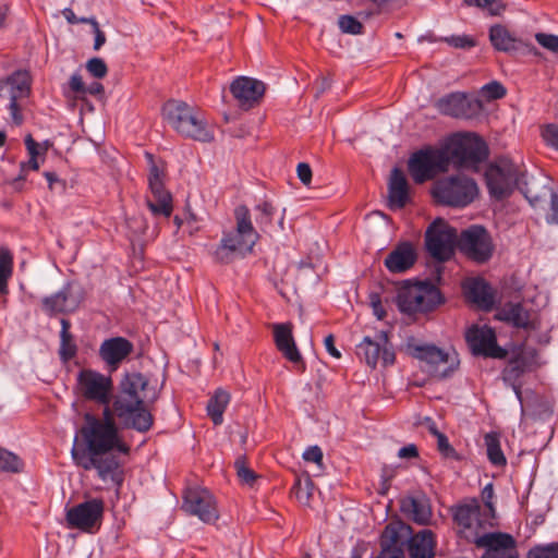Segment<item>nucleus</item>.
Segmentation results:
<instances>
[{"label": "nucleus", "instance_id": "4", "mask_svg": "<svg viewBox=\"0 0 558 558\" xmlns=\"http://www.w3.org/2000/svg\"><path fill=\"white\" fill-rule=\"evenodd\" d=\"M167 122L182 136L209 143L214 133L206 121L193 107L182 100L170 99L162 106Z\"/></svg>", "mask_w": 558, "mask_h": 558}, {"label": "nucleus", "instance_id": "20", "mask_svg": "<svg viewBox=\"0 0 558 558\" xmlns=\"http://www.w3.org/2000/svg\"><path fill=\"white\" fill-rule=\"evenodd\" d=\"M475 543L478 547L485 548L481 558H519L517 542L508 533H485Z\"/></svg>", "mask_w": 558, "mask_h": 558}, {"label": "nucleus", "instance_id": "44", "mask_svg": "<svg viewBox=\"0 0 558 558\" xmlns=\"http://www.w3.org/2000/svg\"><path fill=\"white\" fill-rule=\"evenodd\" d=\"M340 29L345 34L360 35L363 33L362 23L352 15H341L338 20Z\"/></svg>", "mask_w": 558, "mask_h": 558}, {"label": "nucleus", "instance_id": "57", "mask_svg": "<svg viewBox=\"0 0 558 558\" xmlns=\"http://www.w3.org/2000/svg\"><path fill=\"white\" fill-rule=\"evenodd\" d=\"M303 459L308 462L320 464L323 461V451L318 446L308 447L303 453Z\"/></svg>", "mask_w": 558, "mask_h": 558}, {"label": "nucleus", "instance_id": "16", "mask_svg": "<svg viewBox=\"0 0 558 558\" xmlns=\"http://www.w3.org/2000/svg\"><path fill=\"white\" fill-rule=\"evenodd\" d=\"M77 386L81 395L99 404H109L111 401L112 379L93 369H82L77 375Z\"/></svg>", "mask_w": 558, "mask_h": 558}, {"label": "nucleus", "instance_id": "17", "mask_svg": "<svg viewBox=\"0 0 558 558\" xmlns=\"http://www.w3.org/2000/svg\"><path fill=\"white\" fill-rule=\"evenodd\" d=\"M84 300L83 288L75 282H66L54 294L41 301L43 311L49 316L75 312Z\"/></svg>", "mask_w": 558, "mask_h": 558}, {"label": "nucleus", "instance_id": "60", "mask_svg": "<svg viewBox=\"0 0 558 558\" xmlns=\"http://www.w3.org/2000/svg\"><path fill=\"white\" fill-rule=\"evenodd\" d=\"M25 146L29 157L37 158L40 154V144L37 143L31 134L25 137Z\"/></svg>", "mask_w": 558, "mask_h": 558}, {"label": "nucleus", "instance_id": "14", "mask_svg": "<svg viewBox=\"0 0 558 558\" xmlns=\"http://www.w3.org/2000/svg\"><path fill=\"white\" fill-rule=\"evenodd\" d=\"M356 354L372 368L376 367L378 361H381L384 366L392 365L396 361L395 350L385 330L376 332L374 338L364 337L356 345Z\"/></svg>", "mask_w": 558, "mask_h": 558}, {"label": "nucleus", "instance_id": "33", "mask_svg": "<svg viewBox=\"0 0 558 558\" xmlns=\"http://www.w3.org/2000/svg\"><path fill=\"white\" fill-rule=\"evenodd\" d=\"M230 401V395L218 389L207 403V414L215 425H220L223 422V412Z\"/></svg>", "mask_w": 558, "mask_h": 558}, {"label": "nucleus", "instance_id": "8", "mask_svg": "<svg viewBox=\"0 0 558 558\" xmlns=\"http://www.w3.org/2000/svg\"><path fill=\"white\" fill-rule=\"evenodd\" d=\"M477 194L476 182L462 174L441 178L432 187V195L436 203L454 208L466 207Z\"/></svg>", "mask_w": 558, "mask_h": 558}, {"label": "nucleus", "instance_id": "10", "mask_svg": "<svg viewBox=\"0 0 558 558\" xmlns=\"http://www.w3.org/2000/svg\"><path fill=\"white\" fill-rule=\"evenodd\" d=\"M458 248L470 260L485 264L492 258L495 245L485 227L473 225L458 235Z\"/></svg>", "mask_w": 558, "mask_h": 558}, {"label": "nucleus", "instance_id": "29", "mask_svg": "<svg viewBox=\"0 0 558 558\" xmlns=\"http://www.w3.org/2000/svg\"><path fill=\"white\" fill-rule=\"evenodd\" d=\"M496 319L507 323L518 329H533L530 312L524 308L521 303H507L500 307L496 315Z\"/></svg>", "mask_w": 558, "mask_h": 558}, {"label": "nucleus", "instance_id": "34", "mask_svg": "<svg viewBox=\"0 0 558 558\" xmlns=\"http://www.w3.org/2000/svg\"><path fill=\"white\" fill-rule=\"evenodd\" d=\"M484 440L489 462L497 468L505 466L507 459L501 450L499 435L497 433H488L485 435Z\"/></svg>", "mask_w": 558, "mask_h": 558}, {"label": "nucleus", "instance_id": "25", "mask_svg": "<svg viewBox=\"0 0 558 558\" xmlns=\"http://www.w3.org/2000/svg\"><path fill=\"white\" fill-rule=\"evenodd\" d=\"M438 111L453 118H470L481 109L480 100H469L462 93H451L439 98L436 102Z\"/></svg>", "mask_w": 558, "mask_h": 558}, {"label": "nucleus", "instance_id": "35", "mask_svg": "<svg viewBox=\"0 0 558 558\" xmlns=\"http://www.w3.org/2000/svg\"><path fill=\"white\" fill-rule=\"evenodd\" d=\"M527 361L521 354L513 356L502 372L504 380L507 383H517L526 372Z\"/></svg>", "mask_w": 558, "mask_h": 558}, {"label": "nucleus", "instance_id": "43", "mask_svg": "<svg viewBox=\"0 0 558 558\" xmlns=\"http://www.w3.org/2000/svg\"><path fill=\"white\" fill-rule=\"evenodd\" d=\"M526 558H558V543L536 545L529 550Z\"/></svg>", "mask_w": 558, "mask_h": 558}, {"label": "nucleus", "instance_id": "15", "mask_svg": "<svg viewBox=\"0 0 558 558\" xmlns=\"http://www.w3.org/2000/svg\"><path fill=\"white\" fill-rule=\"evenodd\" d=\"M465 341L475 356L505 359L508 355L507 350L498 345L495 330L486 325L471 326L465 332Z\"/></svg>", "mask_w": 558, "mask_h": 558}, {"label": "nucleus", "instance_id": "41", "mask_svg": "<svg viewBox=\"0 0 558 558\" xmlns=\"http://www.w3.org/2000/svg\"><path fill=\"white\" fill-rule=\"evenodd\" d=\"M463 2L468 7L487 10L490 15H500L506 9L502 0H463Z\"/></svg>", "mask_w": 558, "mask_h": 558}, {"label": "nucleus", "instance_id": "3", "mask_svg": "<svg viewBox=\"0 0 558 558\" xmlns=\"http://www.w3.org/2000/svg\"><path fill=\"white\" fill-rule=\"evenodd\" d=\"M485 180L489 195L497 201L509 197L518 189L525 198L532 202L526 187L525 174L507 157H501L488 166Z\"/></svg>", "mask_w": 558, "mask_h": 558}, {"label": "nucleus", "instance_id": "50", "mask_svg": "<svg viewBox=\"0 0 558 558\" xmlns=\"http://www.w3.org/2000/svg\"><path fill=\"white\" fill-rule=\"evenodd\" d=\"M86 70L95 78H104L108 73V66L106 62L98 57L92 58L87 61Z\"/></svg>", "mask_w": 558, "mask_h": 558}, {"label": "nucleus", "instance_id": "19", "mask_svg": "<svg viewBox=\"0 0 558 558\" xmlns=\"http://www.w3.org/2000/svg\"><path fill=\"white\" fill-rule=\"evenodd\" d=\"M105 505L101 499L94 498L78 504L66 511V522L70 527L90 531L99 524Z\"/></svg>", "mask_w": 558, "mask_h": 558}, {"label": "nucleus", "instance_id": "18", "mask_svg": "<svg viewBox=\"0 0 558 558\" xmlns=\"http://www.w3.org/2000/svg\"><path fill=\"white\" fill-rule=\"evenodd\" d=\"M73 461L85 471L95 469L100 480L104 482L110 481L118 487H120L124 481L120 461L111 452L95 457L81 454L80 459Z\"/></svg>", "mask_w": 558, "mask_h": 558}, {"label": "nucleus", "instance_id": "58", "mask_svg": "<svg viewBox=\"0 0 558 558\" xmlns=\"http://www.w3.org/2000/svg\"><path fill=\"white\" fill-rule=\"evenodd\" d=\"M70 88L80 95L86 94V86L82 80V76L77 73L73 74L70 78Z\"/></svg>", "mask_w": 558, "mask_h": 558}, {"label": "nucleus", "instance_id": "47", "mask_svg": "<svg viewBox=\"0 0 558 558\" xmlns=\"http://www.w3.org/2000/svg\"><path fill=\"white\" fill-rule=\"evenodd\" d=\"M442 41L457 49H470L475 47L476 41L468 35H452L441 38Z\"/></svg>", "mask_w": 558, "mask_h": 558}, {"label": "nucleus", "instance_id": "40", "mask_svg": "<svg viewBox=\"0 0 558 558\" xmlns=\"http://www.w3.org/2000/svg\"><path fill=\"white\" fill-rule=\"evenodd\" d=\"M7 84L11 87L10 92L16 93L19 98L28 97L31 93L29 82L25 74L15 73L8 78Z\"/></svg>", "mask_w": 558, "mask_h": 558}, {"label": "nucleus", "instance_id": "28", "mask_svg": "<svg viewBox=\"0 0 558 558\" xmlns=\"http://www.w3.org/2000/svg\"><path fill=\"white\" fill-rule=\"evenodd\" d=\"M409 202V183L403 171L397 167L391 170L388 183V207L401 209Z\"/></svg>", "mask_w": 558, "mask_h": 558}, {"label": "nucleus", "instance_id": "5", "mask_svg": "<svg viewBox=\"0 0 558 558\" xmlns=\"http://www.w3.org/2000/svg\"><path fill=\"white\" fill-rule=\"evenodd\" d=\"M447 157V166L476 167L488 158L486 142L475 133H456L441 147Z\"/></svg>", "mask_w": 558, "mask_h": 558}, {"label": "nucleus", "instance_id": "62", "mask_svg": "<svg viewBox=\"0 0 558 558\" xmlns=\"http://www.w3.org/2000/svg\"><path fill=\"white\" fill-rule=\"evenodd\" d=\"M398 457L401 459L416 458L418 457L417 447L414 444L404 446L398 451Z\"/></svg>", "mask_w": 558, "mask_h": 558}, {"label": "nucleus", "instance_id": "11", "mask_svg": "<svg viewBox=\"0 0 558 558\" xmlns=\"http://www.w3.org/2000/svg\"><path fill=\"white\" fill-rule=\"evenodd\" d=\"M425 246L430 256L437 262L451 258L454 247H458L457 230L445 220L436 219L425 232Z\"/></svg>", "mask_w": 558, "mask_h": 558}, {"label": "nucleus", "instance_id": "46", "mask_svg": "<svg viewBox=\"0 0 558 558\" xmlns=\"http://www.w3.org/2000/svg\"><path fill=\"white\" fill-rule=\"evenodd\" d=\"M481 93L482 96L485 97L487 100H496L505 97L507 94V89L501 83L497 81H492L481 88Z\"/></svg>", "mask_w": 558, "mask_h": 558}, {"label": "nucleus", "instance_id": "36", "mask_svg": "<svg viewBox=\"0 0 558 558\" xmlns=\"http://www.w3.org/2000/svg\"><path fill=\"white\" fill-rule=\"evenodd\" d=\"M154 199H147L146 204L153 215H161L165 217H170L172 214V196L170 193H161L159 195L153 196Z\"/></svg>", "mask_w": 558, "mask_h": 558}, {"label": "nucleus", "instance_id": "54", "mask_svg": "<svg viewBox=\"0 0 558 558\" xmlns=\"http://www.w3.org/2000/svg\"><path fill=\"white\" fill-rule=\"evenodd\" d=\"M25 167H28V168H31L33 170H38L39 163L37 161V158L29 157V160L27 162H22L21 163V173L12 182V185L16 190L21 189V185H22L23 181L25 180V174L23 173Z\"/></svg>", "mask_w": 558, "mask_h": 558}, {"label": "nucleus", "instance_id": "56", "mask_svg": "<svg viewBox=\"0 0 558 558\" xmlns=\"http://www.w3.org/2000/svg\"><path fill=\"white\" fill-rule=\"evenodd\" d=\"M296 173L300 181L308 186L312 182V169L308 163L300 162L296 167Z\"/></svg>", "mask_w": 558, "mask_h": 558}, {"label": "nucleus", "instance_id": "23", "mask_svg": "<svg viewBox=\"0 0 558 558\" xmlns=\"http://www.w3.org/2000/svg\"><path fill=\"white\" fill-rule=\"evenodd\" d=\"M405 531H400L405 536V550L408 549L410 558H434L436 539L433 531L424 529L414 535H411V527L403 523Z\"/></svg>", "mask_w": 558, "mask_h": 558}, {"label": "nucleus", "instance_id": "61", "mask_svg": "<svg viewBox=\"0 0 558 558\" xmlns=\"http://www.w3.org/2000/svg\"><path fill=\"white\" fill-rule=\"evenodd\" d=\"M493 498H494V487H493V484L489 483L482 490V499H483L485 506L490 511H494Z\"/></svg>", "mask_w": 558, "mask_h": 558}, {"label": "nucleus", "instance_id": "30", "mask_svg": "<svg viewBox=\"0 0 558 558\" xmlns=\"http://www.w3.org/2000/svg\"><path fill=\"white\" fill-rule=\"evenodd\" d=\"M402 513L410 517L414 522L426 525L432 519V509L428 499L422 495L418 497H405L401 500Z\"/></svg>", "mask_w": 558, "mask_h": 558}, {"label": "nucleus", "instance_id": "27", "mask_svg": "<svg viewBox=\"0 0 558 558\" xmlns=\"http://www.w3.org/2000/svg\"><path fill=\"white\" fill-rule=\"evenodd\" d=\"M416 259L417 253L414 245L403 241L386 256L384 265L392 274H403L414 266Z\"/></svg>", "mask_w": 558, "mask_h": 558}, {"label": "nucleus", "instance_id": "2", "mask_svg": "<svg viewBox=\"0 0 558 558\" xmlns=\"http://www.w3.org/2000/svg\"><path fill=\"white\" fill-rule=\"evenodd\" d=\"M84 421L85 424L78 432L82 444H78V435L74 438V445L71 450L73 460L80 459L81 454L95 457L112 451L129 454L130 447L122 440L119 430H114L109 426H102L99 423V418L92 413H85Z\"/></svg>", "mask_w": 558, "mask_h": 558}, {"label": "nucleus", "instance_id": "51", "mask_svg": "<svg viewBox=\"0 0 558 558\" xmlns=\"http://www.w3.org/2000/svg\"><path fill=\"white\" fill-rule=\"evenodd\" d=\"M535 39L543 48L558 53V35L537 33L535 34Z\"/></svg>", "mask_w": 558, "mask_h": 558}, {"label": "nucleus", "instance_id": "38", "mask_svg": "<svg viewBox=\"0 0 558 558\" xmlns=\"http://www.w3.org/2000/svg\"><path fill=\"white\" fill-rule=\"evenodd\" d=\"M13 257L8 250L0 252V293H8V280L12 275Z\"/></svg>", "mask_w": 558, "mask_h": 558}, {"label": "nucleus", "instance_id": "39", "mask_svg": "<svg viewBox=\"0 0 558 558\" xmlns=\"http://www.w3.org/2000/svg\"><path fill=\"white\" fill-rule=\"evenodd\" d=\"M22 466L23 463L16 454L0 447V471L19 473Z\"/></svg>", "mask_w": 558, "mask_h": 558}, {"label": "nucleus", "instance_id": "37", "mask_svg": "<svg viewBox=\"0 0 558 558\" xmlns=\"http://www.w3.org/2000/svg\"><path fill=\"white\" fill-rule=\"evenodd\" d=\"M255 221L259 226L262 231H267L272 226V219L275 215V207L271 203L264 201L254 207Z\"/></svg>", "mask_w": 558, "mask_h": 558}, {"label": "nucleus", "instance_id": "32", "mask_svg": "<svg viewBox=\"0 0 558 558\" xmlns=\"http://www.w3.org/2000/svg\"><path fill=\"white\" fill-rule=\"evenodd\" d=\"M489 40L496 50L504 52L515 51L521 45V40L501 24H495L489 28Z\"/></svg>", "mask_w": 558, "mask_h": 558}, {"label": "nucleus", "instance_id": "22", "mask_svg": "<svg viewBox=\"0 0 558 558\" xmlns=\"http://www.w3.org/2000/svg\"><path fill=\"white\" fill-rule=\"evenodd\" d=\"M230 92L243 109H250L259 102L265 94V84L262 81L239 76L230 85Z\"/></svg>", "mask_w": 558, "mask_h": 558}, {"label": "nucleus", "instance_id": "53", "mask_svg": "<svg viewBox=\"0 0 558 558\" xmlns=\"http://www.w3.org/2000/svg\"><path fill=\"white\" fill-rule=\"evenodd\" d=\"M542 136L548 146L558 150V124H547L542 131Z\"/></svg>", "mask_w": 558, "mask_h": 558}, {"label": "nucleus", "instance_id": "45", "mask_svg": "<svg viewBox=\"0 0 558 558\" xmlns=\"http://www.w3.org/2000/svg\"><path fill=\"white\" fill-rule=\"evenodd\" d=\"M238 477L243 484L252 486L257 478V474L246 465L243 457L236 459L234 462Z\"/></svg>", "mask_w": 558, "mask_h": 558}, {"label": "nucleus", "instance_id": "6", "mask_svg": "<svg viewBox=\"0 0 558 558\" xmlns=\"http://www.w3.org/2000/svg\"><path fill=\"white\" fill-rule=\"evenodd\" d=\"M234 216L236 220L235 231L226 233L215 252L216 258L221 263H229L231 255L235 252H250L258 239L250 210L245 205L238 206Z\"/></svg>", "mask_w": 558, "mask_h": 558}, {"label": "nucleus", "instance_id": "21", "mask_svg": "<svg viewBox=\"0 0 558 558\" xmlns=\"http://www.w3.org/2000/svg\"><path fill=\"white\" fill-rule=\"evenodd\" d=\"M400 531H405L400 521L386 525L379 538L380 551L375 558H407V539L404 535L400 534Z\"/></svg>", "mask_w": 558, "mask_h": 558}, {"label": "nucleus", "instance_id": "64", "mask_svg": "<svg viewBox=\"0 0 558 558\" xmlns=\"http://www.w3.org/2000/svg\"><path fill=\"white\" fill-rule=\"evenodd\" d=\"M417 424L420 425H424L426 426V428L428 429V432L434 435L435 437H437L439 434H442L441 432L438 430L437 428V425L436 423L434 422L433 418L426 416L424 417L422 421H420Z\"/></svg>", "mask_w": 558, "mask_h": 558}, {"label": "nucleus", "instance_id": "24", "mask_svg": "<svg viewBox=\"0 0 558 558\" xmlns=\"http://www.w3.org/2000/svg\"><path fill=\"white\" fill-rule=\"evenodd\" d=\"M274 341L278 351L291 363L302 365V372L305 369L303 357L295 344L293 338L292 323L272 324Z\"/></svg>", "mask_w": 558, "mask_h": 558}, {"label": "nucleus", "instance_id": "63", "mask_svg": "<svg viewBox=\"0 0 558 558\" xmlns=\"http://www.w3.org/2000/svg\"><path fill=\"white\" fill-rule=\"evenodd\" d=\"M325 347H326L327 352L331 356H333L336 359H340L341 357L340 351L335 347V337L332 335H328L325 338Z\"/></svg>", "mask_w": 558, "mask_h": 558}, {"label": "nucleus", "instance_id": "9", "mask_svg": "<svg viewBox=\"0 0 558 558\" xmlns=\"http://www.w3.org/2000/svg\"><path fill=\"white\" fill-rule=\"evenodd\" d=\"M442 302L439 289L428 281L403 287L397 295L399 311L408 315L430 312Z\"/></svg>", "mask_w": 558, "mask_h": 558}, {"label": "nucleus", "instance_id": "13", "mask_svg": "<svg viewBox=\"0 0 558 558\" xmlns=\"http://www.w3.org/2000/svg\"><path fill=\"white\" fill-rule=\"evenodd\" d=\"M182 509L207 524H213L219 519L216 499L205 487H187L183 494Z\"/></svg>", "mask_w": 558, "mask_h": 558}, {"label": "nucleus", "instance_id": "48", "mask_svg": "<svg viewBox=\"0 0 558 558\" xmlns=\"http://www.w3.org/2000/svg\"><path fill=\"white\" fill-rule=\"evenodd\" d=\"M436 438H437V450L445 459L460 460L459 453L450 445L448 437L445 434H439Z\"/></svg>", "mask_w": 558, "mask_h": 558}, {"label": "nucleus", "instance_id": "1", "mask_svg": "<svg viewBox=\"0 0 558 558\" xmlns=\"http://www.w3.org/2000/svg\"><path fill=\"white\" fill-rule=\"evenodd\" d=\"M147 385V378L141 373L126 374L113 397L112 408L104 404L99 423L119 430L114 421L116 415L124 428L147 433L154 424V416L145 403L146 396L140 395L145 391Z\"/></svg>", "mask_w": 558, "mask_h": 558}, {"label": "nucleus", "instance_id": "59", "mask_svg": "<svg viewBox=\"0 0 558 558\" xmlns=\"http://www.w3.org/2000/svg\"><path fill=\"white\" fill-rule=\"evenodd\" d=\"M292 493L295 495L296 499L301 502H307L312 496L310 490L304 492L302 488L301 480L298 478L292 487Z\"/></svg>", "mask_w": 558, "mask_h": 558}, {"label": "nucleus", "instance_id": "52", "mask_svg": "<svg viewBox=\"0 0 558 558\" xmlns=\"http://www.w3.org/2000/svg\"><path fill=\"white\" fill-rule=\"evenodd\" d=\"M19 95L14 92H10V102H9V111L12 118V121L16 125H21L24 121L23 114L21 112V107L19 105Z\"/></svg>", "mask_w": 558, "mask_h": 558}, {"label": "nucleus", "instance_id": "12", "mask_svg": "<svg viewBox=\"0 0 558 558\" xmlns=\"http://www.w3.org/2000/svg\"><path fill=\"white\" fill-rule=\"evenodd\" d=\"M408 169L414 182L421 184L448 171L447 157L441 148L421 149L410 157Z\"/></svg>", "mask_w": 558, "mask_h": 558}, {"label": "nucleus", "instance_id": "42", "mask_svg": "<svg viewBox=\"0 0 558 558\" xmlns=\"http://www.w3.org/2000/svg\"><path fill=\"white\" fill-rule=\"evenodd\" d=\"M477 507L471 505L458 506L453 512V520L461 526L470 529L473 523V515L476 512Z\"/></svg>", "mask_w": 558, "mask_h": 558}, {"label": "nucleus", "instance_id": "55", "mask_svg": "<svg viewBox=\"0 0 558 558\" xmlns=\"http://www.w3.org/2000/svg\"><path fill=\"white\" fill-rule=\"evenodd\" d=\"M369 304H371V306L373 308L374 315L378 319H384L385 316H386V311L383 307L381 299H380V295L378 293H371L369 294Z\"/></svg>", "mask_w": 558, "mask_h": 558}, {"label": "nucleus", "instance_id": "26", "mask_svg": "<svg viewBox=\"0 0 558 558\" xmlns=\"http://www.w3.org/2000/svg\"><path fill=\"white\" fill-rule=\"evenodd\" d=\"M133 343L123 337L106 339L99 348V356L112 372L133 352Z\"/></svg>", "mask_w": 558, "mask_h": 558}, {"label": "nucleus", "instance_id": "49", "mask_svg": "<svg viewBox=\"0 0 558 558\" xmlns=\"http://www.w3.org/2000/svg\"><path fill=\"white\" fill-rule=\"evenodd\" d=\"M60 340H61L60 349H59L60 359L63 362H69L76 355L77 347L74 343L72 336H68L66 339L60 338Z\"/></svg>", "mask_w": 558, "mask_h": 558}, {"label": "nucleus", "instance_id": "7", "mask_svg": "<svg viewBox=\"0 0 558 558\" xmlns=\"http://www.w3.org/2000/svg\"><path fill=\"white\" fill-rule=\"evenodd\" d=\"M405 349L410 355L425 362L427 371L440 379L450 377L460 364L454 350L446 351L435 344L418 343L414 337L407 338Z\"/></svg>", "mask_w": 558, "mask_h": 558}, {"label": "nucleus", "instance_id": "31", "mask_svg": "<svg viewBox=\"0 0 558 558\" xmlns=\"http://www.w3.org/2000/svg\"><path fill=\"white\" fill-rule=\"evenodd\" d=\"M468 298L484 311L493 308L495 293L492 287L482 278L473 279L466 288Z\"/></svg>", "mask_w": 558, "mask_h": 558}]
</instances>
